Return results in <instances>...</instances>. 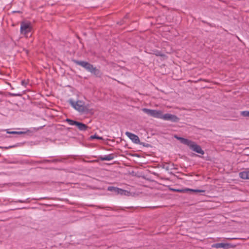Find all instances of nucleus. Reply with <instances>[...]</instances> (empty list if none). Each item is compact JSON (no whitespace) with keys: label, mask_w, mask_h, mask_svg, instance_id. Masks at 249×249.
<instances>
[{"label":"nucleus","mask_w":249,"mask_h":249,"mask_svg":"<svg viewBox=\"0 0 249 249\" xmlns=\"http://www.w3.org/2000/svg\"><path fill=\"white\" fill-rule=\"evenodd\" d=\"M114 155L113 154H111L105 155L104 156H100L99 157V159L102 161H104V160L109 161V160H113L114 159Z\"/></svg>","instance_id":"9d476101"},{"label":"nucleus","mask_w":249,"mask_h":249,"mask_svg":"<svg viewBox=\"0 0 249 249\" xmlns=\"http://www.w3.org/2000/svg\"><path fill=\"white\" fill-rule=\"evenodd\" d=\"M187 146L191 150L198 154H200L202 155L204 154V151L202 150L201 147L200 145L197 144L195 142L190 140Z\"/></svg>","instance_id":"39448f33"},{"label":"nucleus","mask_w":249,"mask_h":249,"mask_svg":"<svg viewBox=\"0 0 249 249\" xmlns=\"http://www.w3.org/2000/svg\"><path fill=\"white\" fill-rule=\"evenodd\" d=\"M32 27L30 23L22 22L20 24V33L22 34L26 35L30 32Z\"/></svg>","instance_id":"423d86ee"},{"label":"nucleus","mask_w":249,"mask_h":249,"mask_svg":"<svg viewBox=\"0 0 249 249\" xmlns=\"http://www.w3.org/2000/svg\"><path fill=\"white\" fill-rule=\"evenodd\" d=\"M139 144L140 145H142L143 146L146 147H148L150 146V144H149L148 143H145L144 142H140V143Z\"/></svg>","instance_id":"aec40b11"},{"label":"nucleus","mask_w":249,"mask_h":249,"mask_svg":"<svg viewBox=\"0 0 249 249\" xmlns=\"http://www.w3.org/2000/svg\"><path fill=\"white\" fill-rule=\"evenodd\" d=\"M166 169H167V170H168V169H168V167H166Z\"/></svg>","instance_id":"c756f323"},{"label":"nucleus","mask_w":249,"mask_h":249,"mask_svg":"<svg viewBox=\"0 0 249 249\" xmlns=\"http://www.w3.org/2000/svg\"><path fill=\"white\" fill-rule=\"evenodd\" d=\"M175 191L177 192H180V193H187V191L186 190V189H177V190H175Z\"/></svg>","instance_id":"6ab92c4d"},{"label":"nucleus","mask_w":249,"mask_h":249,"mask_svg":"<svg viewBox=\"0 0 249 249\" xmlns=\"http://www.w3.org/2000/svg\"><path fill=\"white\" fill-rule=\"evenodd\" d=\"M30 198H28L27 199H26L25 200H13L12 201V202H14V203H29L30 202Z\"/></svg>","instance_id":"dca6fc26"},{"label":"nucleus","mask_w":249,"mask_h":249,"mask_svg":"<svg viewBox=\"0 0 249 249\" xmlns=\"http://www.w3.org/2000/svg\"><path fill=\"white\" fill-rule=\"evenodd\" d=\"M212 248L219 249V248H223L228 249L231 247V244L229 243H215L212 245Z\"/></svg>","instance_id":"1a4fd4ad"},{"label":"nucleus","mask_w":249,"mask_h":249,"mask_svg":"<svg viewBox=\"0 0 249 249\" xmlns=\"http://www.w3.org/2000/svg\"><path fill=\"white\" fill-rule=\"evenodd\" d=\"M72 62L85 68L88 71L90 72L97 77H101L102 76V73L100 70L88 62L75 59H73Z\"/></svg>","instance_id":"f257e3e1"},{"label":"nucleus","mask_w":249,"mask_h":249,"mask_svg":"<svg viewBox=\"0 0 249 249\" xmlns=\"http://www.w3.org/2000/svg\"><path fill=\"white\" fill-rule=\"evenodd\" d=\"M239 177L244 179H249V170L244 171L239 173Z\"/></svg>","instance_id":"9b49d317"},{"label":"nucleus","mask_w":249,"mask_h":249,"mask_svg":"<svg viewBox=\"0 0 249 249\" xmlns=\"http://www.w3.org/2000/svg\"><path fill=\"white\" fill-rule=\"evenodd\" d=\"M125 135L135 143L138 144L140 143V140L139 137L129 132H126Z\"/></svg>","instance_id":"6e6552de"},{"label":"nucleus","mask_w":249,"mask_h":249,"mask_svg":"<svg viewBox=\"0 0 249 249\" xmlns=\"http://www.w3.org/2000/svg\"><path fill=\"white\" fill-rule=\"evenodd\" d=\"M46 161L47 162H49V161H50V160H46Z\"/></svg>","instance_id":"c85d7f7f"},{"label":"nucleus","mask_w":249,"mask_h":249,"mask_svg":"<svg viewBox=\"0 0 249 249\" xmlns=\"http://www.w3.org/2000/svg\"><path fill=\"white\" fill-rule=\"evenodd\" d=\"M7 133L11 134H16L17 131H9L8 130H7Z\"/></svg>","instance_id":"4be33fe9"},{"label":"nucleus","mask_w":249,"mask_h":249,"mask_svg":"<svg viewBox=\"0 0 249 249\" xmlns=\"http://www.w3.org/2000/svg\"><path fill=\"white\" fill-rule=\"evenodd\" d=\"M14 12H17V13H20V11H14Z\"/></svg>","instance_id":"cd10ccee"},{"label":"nucleus","mask_w":249,"mask_h":249,"mask_svg":"<svg viewBox=\"0 0 249 249\" xmlns=\"http://www.w3.org/2000/svg\"><path fill=\"white\" fill-rule=\"evenodd\" d=\"M65 121L67 122L71 125H75L79 130L86 131L89 127L85 124L73 120L69 118H67Z\"/></svg>","instance_id":"20e7f679"},{"label":"nucleus","mask_w":249,"mask_h":249,"mask_svg":"<svg viewBox=\"0 0 249 249\" xmlns=\"http://www.w3.org/2000/svg\"><path fill=\"white\" fill-rule=\"evenodd\" d=\"M16 146H17L16 145H13L9 146L8 147H6L5 148L6 149L12 148H13V147H15Z\"/></svg>","instance_id":"b1692460"},{"label":"nucleus","mask_w":249,"mask_h":249,"mask_svg":"<svg viewBox=\"0 0 249 249\" xmlns=\"http://www.w3.org/2000/svg\"><path fill=\"white\" fill-rule=\"evenodd\" d=\"M24 133H25V132H22V131H17L16 134H24Z\"/></svg>","instance_id":"393cba45"},{"label":"nucleus","mask_w":249,"mask_h":249,"mask_svg":"<svg viewBox=\"0 0 249 249\" xmlns=\"http://www.w3.org/2000/svg\"><path fill=\"white\" fill-rule=\"evenodd\" d=\"M161 119L170 121L174 123L178 122L179 120V118L178 116L169 113H166L165 114H162Z\"/></svg>","instance_id":"0eeeda50"},{"label":"nucleus","mask_w":249,"mask_h":249,"mask_svg":"<svg viewBox=\"0 0 249 249\" xmlns=\"http://www.w3.org/2000/svg\"><path fill=\"white\" fill-rule=\"evenodd\" d=\"M10 95L11 96H13V97L18 96H21V94H20V93H10Z\"/></svg>","instance_id":"412c9836"},{"label":"nucleus","mask_w":249,"mask_h":249,"mask_svg":"<svg viewBox=\"0 0 249 249\" xmlns=\"http://www.w3.org/2000/svg\"><path fill=\"white\" fill-rule=\"evenodd\" d=\"M27 84V82H26L25 80H22L21 81V85L23 86H26Z\"/></svg>","instance_id":"5701e85b"},{"label":"nucleus","mask_w":249,"mask_h":249,"mask_svg":"<svg viewBox=\"0 0 249 249\" xmlns=\"http://www.w3.org/2000/svg\"><path fill=\"white\" fill-rule=\"evenodd\" d=\"M119 189V188H117V187H114V186H108L107 187V190L108 191H111V192H113L116 194H117Z\"/></svg>","instance_id":"2eb2a0df"},{"label":"nucleus","mask_w":249,"mask_h":249,"mask_svg":"<svg viewBox=\"0 0 249 249\" xmlns=\"http://www.w3.org/2000/svg\"><path fill=\"white\" fill-rule=\"evenodd\" d=\"M43 198H39V199H37V198H36L35 199L36 200H39V199H43Z\"/></svg>","instance_id":"bb28decb"},{"label":"nucleus","mask_w":249,"mask_h":249,"mask_svg":"<svg viewBox=\"0 0 249 249\" xmlns=\"http://www.w3.org/2000/svg\"><path fill=\"white\" fill-rule=\"evenodd\" d=\"M130 192L127 190L119 188L117 195H121L124 196H129Z\"/></svg>","instance_id":"4468645a"},{"label":"nucleus","mask_w":249,"mask_h":249,"mask_svg":"<svg viewBox=\"0 0 249 249\" xmlns=\"http://www.w3.org/2000/svg\"><path fill=\"white\" fill-rule=\"evenodd\" d=\"M240 114L244 117H249V111H243L240 112Z\"/></svg>","instance_id":"f3484780"},{"label":"nucleus","mask_w":249,"mask_h":249,"mask_svg":"<svg viewBox=\"0 0 249 249\" xmlns=\"http://www.w3.org/2000/svg\"><path fill=\"white\" fill-rule=\"evenodd\" d=\"M175 138L178 140H179L181 143L187 145L190 140L182 137H178L177 135L175 136Z\"/></svg>","instance_id":"f8f14e48"},{"label":"nucleus","mask_w":249,"mask_h":249,"mask_svg":"<svg viewBox=\"0 0 249 249\" xmlns=\"http://www.w3.org/2000/svg\"><path fill=\"white\" fill-rule=\"evenodd\" d=\"M142 111L148 116L153 117L155 118H162V112L161 110L143 108L142 109Z\"/></svg>","instance_id":"7ed1b4c3"},{"label":"nucleus","mask_w":249,"mask_h":249,"mask_svg":"<svg viewBox=\"0 0 249 249\" xmlns=\"http://www.w3.org/2000/svg\"><path fill=\"white\" fill-rule=\"evenodd\" d=\"M98 139V140H103V138L101 137H100L98 135H97L96 134H95L94 135H92L90 137V140H92V139Z\"/></svg>","instance_id":"a211bd4d"},{"label":"nucleus","mask_w":249,"mask_h":249,"mask_svg":"<svg viewBox=\"0 0 249 249\" xmlns=\"http://www.w3.org/2000/svg\"><path fill=\"white\" fill-rule=\"evenodd\" d=\"M68 103L76 110L81 113H88L89 109L84 105L82 101L78 100L76 102L74 101L72 99H70Z\"/></svg>","instance_id":"f03ea898"},{"label":"nucleus","mask_w":249,"mask_h":249,"mask_svg":"<svg viewBox=\"0 0 249 249\" xmlns=\"http://www.w3.org/2000/svg\"><path fill=\"white\" fill-rule=\"evenodd\" d=\"M186 190L187 191V193H190V194L192 193H205V190H200V189H193L186 188Z\"/></svg>","instance_id":"ddd939ff"},{"label":"nucleus","mask_w":249,"mask_h":249,"mask_svg":"<svg viewBox=\"0 0 249 249\" xmlns=\"http://www.w3.org/2000/svg\"><path fill=\"white\" fill-rule=\"evenodd\" d=\"M156 55L158 56H162V54H160V52H158L157 53H156Z\"/></svg>","instance_id":"a878e982"}]
</instances>
